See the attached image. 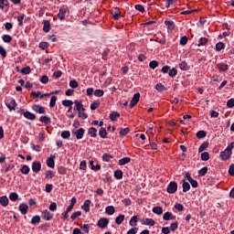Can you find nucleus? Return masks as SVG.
<instances>
[{"mask_svg":"<svg viewBox=\"0 0 234 234\" xmlns=\"http://www.w3.org/2000/svg\"><path fill=\"white\" fill-rule=\"evenodd\" d=\"M177 190H178V184H176V182L175 181L170 182L166 187V191L170 195H175V192Z\"/></svg>","mask_w":234,"mask_h":234,"instance_id":"obj_1","label":"nucleus"},{"mask_svg":"<svg viewBox=\"0 0 234 234\" xmlns=\"http://www.w3.org/2000/svg\"><path fill=\"white\" fill-rule=\"evenodd\" d=\"M220 156H221V159L224 161L229 160V158L231 157V148L227 147L226 150L220 153Z\"/></svg>","mask_w":234,"mask_h":234,"instance_id":"obj_2","label":"nucleus"},{"mask_svg":"<svg viewBox=\"0 0 234 234\" xmlns=\"http://www.w3.org/2000/svg\"><path fill=\"white\" fill-rule=\"evenodd\" d=\"M98 226L99 228H101V229H105V228H107V226H109V219L106 218H101V219H99L98 221Z\"/></svg>","mask_w":234,"mask_h":234,"instance_id":"obj_3","label":"nucleus"},{"mask_svg":"<svg viewBox=\"0 0 234 234\" xmlns=\"http://www.w3.org/2000/svg\"><path fill=\"white\" fill-rule=\"evenodd\" d=\"M138 101H140V93L139 92H137L133 95V97L130 102L131 109H133V107H134V105H136L138 103Z\"/></svg>","mask_w":234,"mask_h":234,"instance_id":"obj_4","label":"nucleus"},{"mask_svg":"<svg viewBox=\"0 0 234 234\" xmlns=\"http://www.w3.org/2000/svg\"><path fill=\"white\" fill-rule=\"evenodd\" d=\"M33 173H39L41 171V163L39 161H35L32 164Z\"/></svg>","mask_w":234,"mask_h":234,"instance_id":"obj_5","label":"nucleus"},{"mask_svg":"<svg viewBox=\"0 0 234 234\" xmlns=\"http://www.w3.org/2000/svg\"><path fill=\"white\" fill-rule=\"evenodd\" d=\"M53 217H54V215L50 214V211H48V210H44L41 214V218L44 220H52Z\"/></svg>","mask_w":234,"mask_h":234,"instance_id":"obj_6","label":"nucleus"},{"mask_svg":"<svg viewBox=\"0 0 234 234\" xmlns=\"http://www.w3.org/2000/svg\"><path fill=\"white\" fill-rule=\"evenodd\" d=\"M32 109L33 111H35V112H37L38 114H45V107L41 105L34 104L32 106Z\"/></svg>","mask_w":234,"mask_h":234,"instance_id":"obj_7","label":"nucleus"},{"mask_svg":"<svg viewBox=\"0 0 234 234\" xmlns=\"http://www.w3.org/2000/svg\"><path fill=\"white\" fill-rule=\"evenodd\" d=\"M65 14H67V8L60 7L59 12L58 14V19H60V21H64Z\"/></svg>","mask_w":234,"mask_h":234,"instance_id":"obj_8","label":"nucleus"},{"mask_svg":"<svg viewBox=\"0 0 234 234\" xmlns=\"http://www.w3.org/2000/svg\"><path fill=\"white\" fill-rule=\"evenodd\" d=\"M77 140H81V138H83V134H85V130L83 128H80L79 130H77L75 133H74Z\"/></svg>","mask_w":234,"mask_h":234,"instance_id":"obj_9","label":"nucleus"},{"mask_svg":"<svg viewBox=\"0 0 234 234\" xmlns=\"http://www.w3.org/2000/svg\"><path fill=\"white\" fill-rule=\"evenodd\" d=\"M19 211L22 213V215H27V213H28V205L25 203L20 204Z\"/></svg>","mask_w":234,"mask_h":234,"instance_id":"obj_10","label":"nucleus"},{"mask_svg":"<svg viewBox=\"0 0 234 234\" xmlns=\"http://www.w3.org/2000/svg\"><path fill=\"white\" fill-rule=\"evenodd\" d=\"M82 209L85 211V213H89L90 211V200L87 199L84 201Z\"/></svg>","mask_w":234,"mask_h":234,"instance_id":"obj_11","label":"nucleus"},{"mask_svg":"<svg viewBox=\"0 0 234 234\" xmlns=\"http://www.w3.org/2000/svg\"><path fill=\"white\" fill-rule=\"evenodd\" d=\"M54 160H56V155H50V157L48 158V160H47L48 167H52V168L54 167V165H55Z\"/></svg>","mask_w":234,"mask_h":234,"instance_id":"obj_12","label":"nucleus"},{"mask_svg":"<svg viewBox=\"0 0 234 234\" xmlns=\"http://www.w3.org/2000/svg\"><path fill=\"white\" fill-rule=\"evenodd\" d=\"M112 16L115 21H118L120 19V9L118 7H115L114 9L112 10Z\"/></svg>","mask_w":234,"mask_h":234,"instance_id":"obj_13","label":"nucleus"},{"mask_svg":"<svg viewBox=\"0 0 234 234\" xmlns=\"http://www.w3.org/2000/svg\"><path fill=\"white\" fill-rule=\"evenodd\" d=\"M74 104L78 112H80L81 111L82 112H85V108L83 107V104H81V102H80L79 101H74Z\"/></svg>","mask_w":234,"mask_h":234,"instance_id":"obj_14","label":"nucleus"},{"mask_svg":"<svg viewBox=\"0 0 234 234\" xmlns=\"http://www.w3.org/2000/svg\"><path fill=\"white\" fill-rule=\"evenodd\" d=\"M23 116L27 118V120H36V114L30 112H26L23 113Z\"/></svg>","mask_w":234,"mask_h":234,"instance_id":"obj_15","label":"nucleus"},{"mask_svg":"<svg viewBox=\"0 0 234 234\" xmlns=\"http://www.w3.org/2000/svg\"><path fill=\"white\" fill-rule=\"evenodd\" d=\"M6 107L9 111H15L16 107H17V103H16V100H11L10 103L6 104Z\"/></svg>","mask_w":234,"mask_h":234,"instance_id":"obj_16","label":"nucleus"},{"mask_svg":"<svg viewBox=\"0 0 234 234\" xmlns=\"http://www.w3.org/2000/svg\"><path fill=\"white\" fill-rule=\"evenodd\" d=\"M143 224L144 226H154V224H156V222H154L153 218H144L143 220Z\"/></svg>","mask_w":234,"mask_h":234,"instance_id":"obj_17","label":"nucleus"},{"mask_svg":"<svg viewBox=\"0 0 234 234\" xmlns=\"http://www.w3.org/2000/svg\"><path fill=\"white\" fill-rule=\"evenodd\" d=\"M164 220H174L175 216H173V213L171 212H165L163 216Z\"/></svg>","mask_w":234,"mask_h":234,"instance_id":"obj_18","label":"nucleus"},{"mask_svg":"<svg viewBox=\"0 0 234 234\" xmlns=\"http://www.w3.org/2000/svg\"><path fill=\"white\" fill-rule=\"evenodd\" d=\"M43 31L46 33L50 32V21H48V20L44 21Z\"/></svg>","mask_w":234,"mask_h":234,"instance_id":"obj_19","label":"nucleus"},{"mask_svg":"<svg viewBox=\"0 0 234 234\" xmlns=\"http://www.w3.org/2000/svg\"><path fill=\"white\" fill-rule=\"evenodd\" d=\"M0 204H1V206H4V207H6V206H8V197L6 196L1 197Z\"/></svg>","mask_w":234,"mask_h":234,"instance_id":"obj_20","label":"nucleus"},{"mask_svg":"<svg viewBox=\"0 0 234 234\" xmlns=\"http://www.w3.org/2000/svg\"><path fill=\"white\" fill-rule=\"evenodd\" d=\"M88 133H89V134L91 136V138H96V136L98 135V134H97L98 130H96V128H94V127H90V128L88 130Z\"/></svg>","mask_w":234,"mask_h":234,"instance_id":"obj_21","label":"nucleus"},{"mask_svg":"<svg viewBox=\"0 0 234 234\" xmlns=\"http://www.w3.org/2000/svg\"><path fill=\"white\" fill-rule=\"evenodd\" d=\"M165 25L168 27L169 30H175V22H173V20H165Z\"/></svg>","mask_w":234,"mask_h":234,"instance_id":"obj_22","label":"nucleus"},{"mask_svg":"<svg viewBox=\"0 0 234 234\" xmlns=\"http://www.w3.org/2000/svg\"><path fill=\"white\" fill-rule=\"evenodd\" d=\"M118 118H120V114L118 113V112H113L110 114V120H112V122H116Z\"/></svg>","mask_w":234,"mask_h":234,"instance_id":"obj_23","label":"nucleus"},{"mask_svg":"<svg viewBox=\"0 0 234 234\" xmlns=\"http://www.w3.org/2000/svg\"><path fill=\"white\" fill-rule=\"evenodd\" d=\"M153 213H154L155 215H162L164 213V209L162 208V207H154L153 208Z\"/></svg>","mask_w":234,"mask_h":234,"instance_id":"obj_24","label":"nucleus"},{"mask_svg":"<svg viewBox=\"0 0 234 234\" xmlns=\"http://www.w3.org/2000/svg\"><path fill=\"white\" fill-rule=\"evenodd\" d=\"M20 173H22V175H28L30 173V168L28 167V165H23L20 168Z\"/></svg>","mask_w":234,"mask_h":234,"instance_id":"obj_25","label":"nucleus"},{"mask_svg":"<svg viewBox=\"0 0 234 234\" xmlns=\"http://www.w3.org/2000/svg\"><path fill=\"white\" fill-rule=\"evenodd\" d=\"M207 147H209V143H203L199 148H198V152L199 153H204V151H206V149H207Z\"/></svg>","mask_w":234,"mask_h":234,"instance_id":"obj_26","label":"nucleus"},{"mask_svg":"<svg viewBox=\"0 0 234 234\" xmlns=\"http://www.w3.org/2000/svg\"><path fill=\"white\" fill-rule=\"evenodd\" d=\"M189 189H191V185L186 181H183V193H187Z\"/></svg>","mask_w":234,"mask_h":234,"instance_id":"obj_27","label":"nucleus"},{"mask_svg":"<svg viewBox=\"0 0 234 234\" xmlns=\"http://www.w3.org/2000/svg\"><path fill=\"white\" fill-rule=\"evenodd\" d=\"M114 176L117 178V180H122V178H123V172L122 170H116Z\"/></svg>","mask_w":234,"mask_h":234,"instance_id":"obj_28","label":"nucleus"},{"mask_svg":"<svg viewBox=\"0 0 234 234\" xmlns=\"http://www.w3.org/2000/svg\"><path fill=\"white\" fill-rule=\"evenodd\" d=\"M130 162V157H123L121 160H119V165H125V164H129Z\"/></svg>","mask_w":234,"mask_h":234,"instance_id":"obj_29","label":"nucleus"},{"mask_svg":"<svg viewBox=\"0 0 234 234\" xmlns=\"http://www.w3.org/2000/svg\"><path fill=\"white\" fill-rule=\"evenodd\" d=\"M105 211L107 215H114V212L116 211V209H114V207L109 206L105 208Z\"/></svg>","mask_w":234,"mask_h":234,"instance_id":"obj_30","label":"nucleus"},{"mask_svg":"<svg viewBox=\"0 0 234 234\" xmlns=\"http://www.w3.org/2000/svg\"><path fill=\"white\" fill-rule=\"evenodd\" d=\"M123 220H125V216L124 215H119L116 218H115V222L116 224H118L120 226V224H122V222H123Z\"/></svg>","mask_w":234,"mask_h":234,"instance_id":"obj_31","label":"nucleus"},{"mask_svg":"<svg viewBox=\"0 0 234 234\" xmlns=\"http://www.w3.org/2000/svg\"><path fill=\"white\" fill-rule=\"evenodd\" d=\"M179 67H180L181 70H188L189 69V65H187V62H186V61H182L179 64Z\"/></svg>","mask_w":234,"mask_h":234,"instance_id":"obj_32","label":"nucleus"},{"mask_svg":"<svg viewBox=\"0 0 234 234\" xmlns=\"http://www.w3.org/2000/svg\"><path fill=\"white\" fill-rule=\"evenodd\" d=\"M39 122H41L42 123H46V125H48V123H50V119L48 118V116H42L40 117Z\"/></svg>","mask_w":234,"mask_h":234,"instance_id":"obj_33","label":"nucleus"},{"mask_svg":"<svg viewBox=\"0 0 234 234\" xmlns=\"http://www.w3.org/2000/svg\"><path fill=\"white\" fill-rule=\"evenodd\" d=\"M201 160L203 162H207V160H209V153L207 152H204L201 154Z\"/></svg>","mask_w":234,"mask_h":234,"instance_id":"obj_34","label":"nucleus"},{"mask_svg":"<svg viewBox=\"0 0 234 234\" xmlns=\"http://www.w3.org/2000/svg\"><path fill=\"white\" fill-rule=\"evenodd\" d=\"M138 222V217L137 216H133L131 218L129 224L130 226H136V223Z\"/></svg>","mask_w":234,"mask_h":234,"instance_id":"obj_35","label":"nucleus"},{"mask_svg":"<svg viewBox=\"0 0 234 234\" xmlns=\"http://www.w3.org/2000/svg\"><path fill=\"white\" fill-rule=\"evenodd\" d=\"M206 175H207V167L204 166L203 168H201L198 172V176H206Z\"/></svg>","mask_w":234,"mask_h":234,"instance_id":"obj_36","label":"nucleus"},{"mask_svg":"<svg viewBox=\"0 0 234 234\" xmlns=\"http://www.w3.org/2000/svg\"><path fill=\"white\" fill-rule=\"evenodd\" d=\"M99 135L101 138H107V130L105 128H101Z\"/></svg>","mask_w":234,"mask_h":234,"instance_id":"obj_37","label":"nucleus"},{"mask_svg":"<svg viewBox=\"0 0 234 234\" xmlns=\"http://www.w3.org/2000/svg\"><path fill=\"white\" fill-rule=\"evenodd\" d=\"M62 105H64V107H71L74 105V102L70 100H65L62 101Z\"/></svg>","mask_w":234,"mask_h":234,"instance_id":"obj_38","label":"nucleus"},{"mask_svg":"<svg viewBox=\"0 0 234 234\" xmlns=\"http://www.w3.org/2000/svg\"><path fill=\"white\" fill-rule=\"evenodd\" d=\"M131 133V130L129 128H124L120 130L121 136H126V134H129Z\"/></svg>","mask_w":234,"mask_h":234,"instance_id":"obj_39","label":"nucleus"},{"mask_svg":"<svg viewBox=\"0 0 234 234\" xmlns=\"http://www.w3.org/2000/svg\"><path fill=\"white\" fill-rule=\"evenodd\" d=\"M41 222V218L39 216H35L31 219V224H39Z\"/></svg>","mask_w":234,"mask_h":234,"instance_id":"obj_40","label":"nucleus"},{"mask_svg":"<svg viewBox=\"0 0 234 234\" xmlns=\"http://www.w3.org/2000/svg\"><path fill=\"white\" fill-rule=\"evenodd\" d=\"M155 89L158 90V92H162L165 90V86H164L162 83H157Z\"/></svg>","mask_w":234,"mask_h":234,"instance_id":"obj_41","label":"nucleus"},{"mask_svg":"<svg viewBox=\"0 0 234 234\" xmlns=\"http://www.w3.org/2000/svg\"><path fill=\"white\" fill-rule=\"evenodd\" d=\"M103 94H105L103 90H96L94 91V96H96L97 98H101V96H103Z\"/></svg>","mask_w":234,"mask_h":234,"instance_id":"obj_42","label":"nucleus"},{"mask_svg":"<svg viewBox=\"0 0 234 234\" xmlns=\"http://www.w3.org/2000/svg\"><path fill=\"white\" fill-rule=\"evenodd\" d=\"M56 101H58V97L52 96L49 102V107H56Z\"/></svg>","mask_w":234,"mask_h":234,"instance_id":"obj_43","label":"nucleus"},{"mask_svg":"<svg viewBox=\"0 0 234 234\" xmlns=\"http://www.w3.org/2000/svg\"><path fill=\"white\" fill-rule=\"evenodd\" d=\"M197 138H198L199 140H202V138H206V132L205 131L197 132Z\"/></svg>","mask_w":234,"mask_h":234,"instance_id":"obj_44","label":"nucleus"},{"mask_svg":"<svg viewBox=\"0 0 234 234\" xmlns=\"http://www.w3.org/2000/svg\"><path fill=\"white\" fill-rule=\"evenodd\" d=\"M61 136H62V138H64V140H67V139L70 138V132L69 131H63L61 133Z\"/></svg>","mask_w":234,"mask_h":234,"instance_id":"obj_45","label":"nucleus"},{"mask_svg":"<svg viewBox=\"0 0 234 234\" xmlns=\"http://www.w3.org/2000/svg\"><path fill=\"white\" fill-rule=\"evenodd\" d=\"M207 38L201 37L199 39V43H198L197 47H203L204 45H207Z\"/></svg>","mask_w":234,"mask_h":234,"instance_id":"obj_46","label":"nucleus"},{"mask_svg":"<svg viewBox=\"0 0 234 234\" xmlns=\"http://www.w3.org/2000/svg\"><path fill=\"white\" fill-rule=\"evenodd\" d=\"M9 198L10 200H12L13 202H16V200H17V198H19V196L17 195V193H11L9 195Z\"/></svg>","mask_w":234,"mask_h":234,"instance_id":"obj_47","label":"nucleus"},{"mask_svg":"<svg viewBox=\"0 0 234 234\" xmlns=\"http://www.w3.org/2000/svg\"><path fill=\"white\" fill-rule=\"evenodd\" d=\"M170 229L171 231H176V229H178V221L172 223L170 226Z\"/></svg>","mask_w":234,"mask_h":234,"instance_id":"obj_48","label":"nucleus"},{"mask_svg":"<svg viewBox=\"0 0 234 234\" xmlns=\"http://www.w3.org/2000/svg\"><path fill=\"white\" fill-rule=\"evenodd\" d=\"M3 41L4 43H10V41H12V37H10V35H4Z\"/></svg>","mask_w":234,"mask_h":234,"instance_id":"obj_49","label":"nucleus"},{"mask_svg":"<svg viewBox=\"0 0 234 234\" xmlns=\"http://www.w3.org/2000/svg\"><path fill=\"white\" fill-rule=\"evenodd\" d=\"M112 157V155L109 154H104L102 155V160L103 162H109Z\"/></svg>","mask_w":234,"mask_h":234,"instance_id":"obj_50","label":"nucleus"},{"mask_svg":"<svg viewBox=\"0 0 234 234\" xmlns=\"http://www.w3.org/2000/svg\"><path fill=\"white\" fill-rule=\"evenodd\" d=\"M23 19H25V14H22L17 16V21H18L19 27H23Z\"/></svg>","mask_w":234,"mask_h":234,"instance_id":"obj_51","label":"nucleus"},{"mask_svg":"<svg viewBox=\"0 0 234 234\" xmlns=\"http://www.w3.org/2000/svg\"><path fill=\"white\" fill-rule=\"evenodd\" d=\"M224 49V43L223 42H218L216 45V50H218V52H220V50Z\"/></svg>","mask_w":234,"mask_h":234,"instance_id":"obj_52","label":"nucleus"},{"mask_svg":"<svg viewBox=\"0 0 234 234\" xmlns=\"http://www.w3.org/2000/svg\"><path fill=\"white\" fill-rule=\"evenodd\" d=\"M69 87H71V89H78V81L76 80H70Z\"/></svg>","mask_w":234,"mask_h":234,"instance_id":"obj_53","label":"nucleus"},{"mask_svg":"<svg viewBox=\"0 0 234 234\" xmlns=\"http://www.w3.org/2000/svg\"><path fill=\"white\" fill-rule=\"evenodd\" d=\"M149 67H150V69H156V67H158V61H156V60H152V61L150 62V64H149Z\"/></svg>","mask_w":234,"mask_h":234,"instance_id":"obj_54","label":"nucleus"},{"mask_svg":"<svg viewBox=\"0 0 234 234\" xmlns=\"http://www.w3.org/2000/svg\"><path fill=\"white\" fill-rule=\"evenodd\" d=\"M31 149L33 151H36L37 153H39L41 151V146L40 145H36L34 144H31Z\"/></svg>","mask_w":234,"mask_h":234,"instance_id":"obj_55","label":"nucleus"},{"mask_svg":"<svg viewBox=\"0 0 234 234\" xmlns=\"http://www.w3.org/2000/svg\"><path fill=\"white\" fill-rule=\"evenodd\" d=\"M177 73H178V71L176 70V69L174 68L169 70L168 74L171 78H175V76H176Z\"/></svg>","mask_w":234,"mask_h":234,"instance_id":"obj_56","label":"nucleus"},{"mask_svg":"<svg viewBox=\"0 0 234 234\" xmlns=\"http://www.w3.org/2000/svg\"><path fill=\"white\" fill-rule=\"evenodd\" d=\"M78 217H81V211L74 212V213L71 215V219L76 220V218H78Z\"/></svg>","mask_w":234,"mask_h":234,"instance_id":"obj_57","label":"nucleus"},{"mask_svg":"<svg viewBox=\"0 0 234 234\" xmlns=\"http://www.w3.org/2000/svg\"><path fill=\"white\" fill-rule=\"evenodd\" d=\"M135 10H138L139 12H145V7L142 5H134Z\"/></svg>","mask_w":234,"mask_h":234,"instance_id":"obj_58","label":"nucleus"},{"mask_svg":"<svg viewBox=\"0 0 234 234\" xmlns=\"http://www.w3.org/2000/svg\"><path fill=\"white\" fill-rule=\"evenodd\" d=\"M175 207L177 211H184V205L180 204V203H176L175 205Z\"/></svg>","mask_w":234,"mask_h":234,"instance_id":"obj_59","label":"nucleus"},{"mask_svg":"<svg viewBox=\"0 0 234 234\" xmlns=\"http://www.w3.org/2000/svg\"><path fill=\"white\" fill-rule=\"evenodd\" d=\"M233 106H234V99L229 100L227 102V107H229V109H233Z\"/></svg>","mask_w":234,"mask_h":234,"instance_id":"obj_60","label":"nucleus"},{"mask_svg":"<svg viewBox=\"0 0 234 234\" xmlns=\"http://www.w3.org/2000/svg\"><path fill=\"white\" fill-rule=\"evenodd\" d=\"M46 178H54V172L48 170L46 172Z\"/></svg>","mask_w":234,"mask_h":234,"instance_id":"obj_61","label":"nucleus"},{"mask_svg":"<svg viewBox=\"0 0 234 234\" xmlns=\"http://www.w3.org/2000/svg\"><path fill=\"white\" fill-rule=\"evenodd\" d=\"M21 72H22V74H30V72H31L30 67H26V68L22 69Z\"/></svg>","mask_w":234,"mask_h":234,"instance_id":"obj_62","label":"nucleus"},{"mask_svg":"<svg viewBox=\"0 0 234 234\" xmlns=\"http://www.w3.org/2000/svg\"><path fill=\"white\" fill-rule=\"evenodd\" d=\"M40 81L41 83L47 84V82L48 81V77L47 75L42 76Z\"/></svg>","mask_w":234,"mask_h":234,"instance_id":"obj_63","label":"nucleus"},{"mask_svg":"<svg viewBox=\"0 0 234 234\" xmlns=\"http://www.w3.org/2000/svg\"><path fill=\"white\" fill-rule=\"evenodd\" d=\"M229 174L231 176H234V165H230L229 166Z\"/></svg>","mask_w":234,"mask_h":234,"instance_id":"obj_64","label":"nucleus"}]
</instances>
